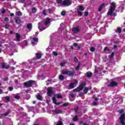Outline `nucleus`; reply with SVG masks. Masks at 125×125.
Returning a JSON list of instances; mask_svg holds the SVG:
<instances>
[{
    "mask_svg": "<svg viewBox=\"0 0 125 125\" xmlns=\"http://www.w3.org/2000/svg\"><path fill=\"white\" fill-rule=\"evenodd\" d=\"M62 106H63V107H66V106H68V104H66V103H64Z\"/></svg>",
    "mask_w": 125,
    "mask_h": 125,
    "instance_id": "13d9d810",
    "label": "nucleus"
},
{
    "mask_svg": "<svg viewBox=\"0 0 125 125\" xmlns=\"http://www.w3.org/2000/svg\"><path fill=\"white\" fill-rule=\"evenodd\" d=\"M115 54V53L113 52L111 55L109 56V58H113L114 57V55Z\"/></svg>",
    "mask_w": 125,
    "mask_h": 125,
    "instance_id": "4c0bfd02",
    "label": "nucleus"
},
{
    "mask_svg": "<svg viewBox=\"0 0 125 125\" xmlns=\"http://www.w3.org/2000/svg\"><path fill=\"white\" fill-rule=\"evenodd\" d=\"M78 14L79 16H83V13L81 11H78Z\"/></svg>",
    "mask_w": 125,
    "mask_h": 125,
    "instance_id": "f704fd0d",
    "label": "nucleus"
},
{
    "mask_svg": "<svg viewBox=\"0 0 125 125\" xmlns=\"http://www.w3.org/2000/svg\"><path fill=\"white\" fill-rule=\"evenodd\" d=\"M125 111H124V110L121 109L120 110L119 113L120 114H122L121 115V117L120 118V123L121 124V125H125V115L124 113Z\"/></svg>",
    "mask_w": 125,
    "mask_h": 125,
    "instance_id": "f257e3e1",
    "label": "nucleus"
},
{
    "mask_svg": "<svg viewBox=\"0 0 125 125\" xmlns=\"http://www.w3.org/2000/svg\"><path fill=\"white\" fill-rule=\"evenodd\" d=\"M5 98L6 101H7V102H10V98H9V96H6V97H5Z\"/></svg>",
    "mask_w": 125,
    "mask_h": 125,
    "instance_id": "473e14b6",
    "label": "nucleus"
},
{
    "mask_svg": "<svg viewBox=\"0 0 125 125\" xmlns=\"http://www.w3.org/2000/svg\"><path fill=\"white\" fill-rule=\"evenodd\" d=\"M1 68H2V69H9V65L5 66V63H4V62L1 63Z\"/></svg>",
    "mask_w": 125,
    "mask_h": 125,
    "instance_id": "9d476101",
    "label": "nucleus"
},
{
    "mask_svg": "<svg viewBox=\"0 0 125 125\" xmlns=\"http://www.w3.org/2000/svg\"><path fill=\"white\" fill-rule=\"evenodd\" d=\"M4 20H5V21H9V19H8V18H7V17H6V18H5Z\"/></svg>",
    "mask_w": 125,
    "mask_h": 125,
    "instance_id": "bf43d9fd",
    "label": "nucleus"
},
{
    "mask_svg": "<svg viewBox=\"0 0 125 125\" xmlns=\"http://www.w3.org/2000/svg\"><path fill=\"white\" fill-rule=\"evenodd\" d=\"M50 20H51L50 19L47 18L46 20V21H45L44 22V25L46 26V25L49 24V23L50 22Z\"/></svg>",
    "mask_w": 125,
    "mask_h": 125,
    "instance_id": "4468645a",
    "label": "nucleus"
},
{
    "mask_svg": "<svg viewBox=\"0 0 125 125\" xmlns=\"http://www.w3.org/2000/svg\"><path fill=\"white\" fill-rule=\"evenodd\" d=\"M115 10H113L112 9H110L109 11H108L107 15H109L110 16H112L113 15V13H114V11Z\"/></svg>",
    "mask_w": 125,
    "mask_h": 125,
    "instance_id": "9b49d317",
    "label": "nucleus"
},
{
    "mask_svg": "<svg viewBox=\"0 0 125 125\" xmlns=\"http://www.w3.org/2000/svg\"><path fill=\"white\" fill-rule=\"evenodd\" d=\"M83 11L84 10V8H83V6H79V9L78 10V11Z\"/></svg>",
    "mask_w": 125,
    "mask_h": 125,
    "instance_id": "bb28decb",
    "label": "nucleus"
},
{
    "mask_svg": "<svg viewBox=\"0 0 125 125\" xmlns=\"http://www.w3.org/2000/svg\"><path fill=\"white\" fill-rule=\"evenodd\" d=\"M3 81L4 82H7V81H8V77H5L3 79Z\"/></svg>",
    "mask_w": 125,
    "mask_h": 125,
    "instance_id": "de8ad7c7",
    "label": "nucleus"
},
{
    "mask_svg": "<svg viewBox=\"0 0 125 125\" xmlns=\"http://www.w3.org/2000/svg\"><path fill=\"white\" fill-rule=\"evenodd\" d=\"M16 38L17 39L16 42H20V34L19 33H16Z\"/></svg>",
    "mask_w": 125,
    "mask_h": 125,
    "instance_id": "2eb2a0df",
    "label": "nucleus"
},
{
    "mask_svg": "<svg viewBox=\"0 0 125 125\" xmlns=\"http://www.w3.org/2000/svg\"><path fill=\"white\" fill-rule=\"evenodd\" d=\"M93 105L94 106H97V105H98V103L94 102H93Z\"/></svg>",
    "mask_w": 125,
    "mask_h": 125,
    "instance_id": "a18cd8bd",
    "label": "nucleus"
},
{
    "mask_svg": "<svg viewBox=\"0 0 125 125\" xmlns=\"http://www.w3.org/2000/svg\"><path fill=\"white\" fill-rule=\"evenodd\" d=\"M5 29H8V28H9V25L8 24H5Z\"/></svg>",
    "mask_w": 125,
    "mask_h": 125,
    "instance_id": "6e6d98bb",
    "label": "nucleus"
},
{
    "mask_svg": "<svg viewBox=\"0 0 125 125\" xmlns=\"http://www.w3.org/2000/svg\"><path fill=\"white\" fill-rule=\"evenodd\" d=\"M78 119H79V117H78V115H76V116L72 119V121H73V122H77V121H78Z\"/></svg>",
    "mask_w": 125,
    "mask_h": 125,
    "instance_id": "a878e982",
    "label": "nucleus"
},
{
    "mask_svg": "<svg viewBox=\"0 0 125 125\" xmlns=\"http://www.w3.org/2000/svg\"><path fill=\"white\" fill-rule=\"evenodd\" d=\"M10 114V112H9V111H8L6 112H5L4 114H3V116H5V117H6V116H8V114Z\"/></svg>",
    "mask_w": 125,
    "mask_h": 125,
    "instance_id": "c756f323",
    "label": "nucleus"
},
{
    "mask_svg": "<svg viewBox=\"0 0 125 125\" xmlns=\"http://www.w3.org/2000/svg\"><path fill=\"white\" fill-rule=\"evenodd\" d=\"M57 98L58 99H60L62 98V96L60 94H58L57 95Z\"/></svg>",
    "mask_w": 125,
    "mask_h": 125,
    "instance_id": "c03bdc74",
    "label": "nucleus"
},
{
    "mask_svg": "<svg viewBox=\"0 0 125 125\" xmlns=\"http://www.w3.org/2000/svg\"><path fill=\"white\" fill-rule=\"evenodd\" d=\"M9 91H12L13 90V87L12 86H9L8 87Z\"/></svg>",
    "mask_w": 125,
    "mask_h": 125,
    "instance_id": "58836bf2",
    "label": "nucleus"
},
{
    "mask_svg": "<svg viewBox=\"0 0 125 125\" xmlns=\"http://www.w3.org/2000/svg\"><path fill=\"white\" fill-rule=\"evenodd\" d=\"M10 16H12V17L14 16V13H10Z\"/></svg>",
    "mask_w": 125,
    "mask_h": 125,
    "instance_id": "774afa93",
    "label": "nucleus"
},
{
    "mask_svg": "<svg viewBox=\"0 0 125 125\" xmlns=\"http://www.w3.org/2000/svg\"><path fill=\"white\" fill-rule=\"evenodd\" d=\"M84 16H88V12H85L84 13Z\"/></svg>",
    "mask_w": 125,
    "mask_h": 125,
    "instance_id": "5fc2aeb1",
    "label": "nucleus"
},
{
    "mask_svg": "<svg viewBox=\"0 0 125 125\" xmlns=\"http://www.w3.org/2000/svg\"><path fill=\"white\" fill-rule=\"evenodd\" d=\"M70 96L72 98H74V97H75V94H71L70 95Z\"/></svg>",
    "mask_w": 125,
    "mask_h": 125,
    "instance_id": "0e129e2a",
    "label": "nucleus"
},
{
    "mask_svg": "<svg viewBox=\"0 0 125 125\" xmlns=\"http://www.w3.org/2000/svg\"><path fill=\"white\" fill-rule=\"evenodd\" d=\"M90 51H92V52L93 51H95V48L93 47H92L90 48Z\"/></svg>",
    "mask_w": 125,
    "mask_h": 125,
    "instance_id": "a19ab883",
    "label": "nucleus"
},
{
    "mask_svg": "<svg viewBox=\"0 0 125 125\" xmlns=\"http://www.w3.org/2000/svg\"><path fill=\"white\" fill-rule=\"evenodd\" d=\"M85 123L83 122V121H80L79 124L80 125H83V124H85Z\"/></svg>",
    "mask_w": 125,
    "mask_h": 125,
    "instance_id": "4d7b16f0",
    "label": "nucleus"
},
{
    "mask_svg": "<svg viewBox=\"0 0 125 125\" xmlns=\"http://www.w3.org/2000/svg\"><path fill=\"white\" fill-rule=\"evenodd\" d=\"M32 13H36V12H37V9H36L35 7L32 8Z\"/></svg>",
    "mask_w": 125,
    "mask_h": 125,
    "instance_id": "c85d7f7f",
    "label": "nucleus"
},
{
    "mask_svg": "<svg viewBox=\"0 0 125 125\" xmlns=\"http://www.w3.org/2000/svg\"><path fill=\"white\" fill-rule=\"evenodd\" d=\"M16 14L17 15H19V16H21L22 15V12L20 11H18V12H16Z\"/></svg>",
    "mask_w": 125,
    "mask_h": 125,
    "instance_id": "7c9ffc66",
    "label": "nucleus"
},
{
    "mask_svg": "<svg viewBox=\"0 0 125 125\" xmlns=\"http://www.w3.org/2000/svg\"><path fill=\"white\" fill-rule=\"evenodd\" d=\"M60 66L61 67H63V66H65V62H62L60 63Z\"/></svg>",
    "mask_w": 125,
    "mask_h": 125,
    "instance_id": "09e8293b",
    "label": "nucleus"
},
{
    "mask_svg": "<svg viewBox=\"0 0 125 125\" xmlns=\"http://www.w3.org/2000/svg\"><path fill=\"white\" fill-rule=\"evenodd\" d=\"M52 101L53 103L55 104V105H60V104H61V103L60 102L57 103V100H56V98L55 97H53Z\"/></svg>",
    "mask_w": 125,
    "mask_h": 125,
    "instance_id": "1a4fd4ad",
    "label": "nucleus"
},
{
    "mask_svg": "<svg viewBox=\"0 0 125 125\" xmlns=\"http://www.w3.org/2000/svg\"><path fill=\"white\" fill-rule=\"evenodd\" d=\"M73 46H74V47H76V46H78V44L77 43H74Z\"/></svg>",
    "mask_w": 125,
    "mask_h": 125,
    "instance_id": "e2e57ef3",
    "label": "nucleus"
},
{
    "mask_svg": "<svg viewBox=\"0 0 125 125\" xmlns=\"http://www.w3.org/2000/svg\"><path fill=\"white\" fill-rule=\"evenodd\" d=\"M85 76L87 78H91V77H92V73L90 72H87Z\"/></svg>",
    "mask_w": 125,
    "mask_h": 125,
    "instance_id": "f8f14e48",
    "label": "nucleus"
},
{
    "mask_svg": "<svg viewBox=\"0 0 125 125\" xmlns=\"http://www.w3.org/2000/svg\"><path fill=\"white\" fill-rule=\"evenodd\" d=\"M72 4V1L70 0H64L62 3V5L64 6H70Z\"/></svg>",
    "mask_w": 125,
    "mask_h": 125,
    "instance_id": "39448f33",
    "label": "nucleus"
},
{
    "mask_svg": "<svg viewBox=\"0 0 125 125\" xmlns=\"http://www.w3.org/2000/svg\"><path fill=\"white\" fill-rule=\"evenodd\" d=\"M59 79L60 80V81H63L64 80V76L60 75L59 76Z\"/></svg>",
    "mask_w": 125,
    "mask_h": 125,
    "instance_id": "cd10ccee",
    "label": "nucleus"
},
{
    "mask_svg": "<svg viewBox=\"0 0 125 125\" xmlns=\"http://www.w3.org/2000/svg\"><path fill=\"white\" fill-rule=\"evenodd\" d=\"M79 31H80V26L73 27L72 28V32H73L74 34H78Z\"/></svg>",
    "mask_w": 125,
    "mask_h": 125,
    "instance_id": "6e6552de",
    "label": "nucleus"
},
{
    "mask_svg": "<svg viewBox=\"0 0 125 125\" xmlns=\"http://www.w3.org/2000/svg\"><path fill=\"white\" fill-rule=\"evenodd\" d=\"M37 98L38 99V100H40V101H42V97L40 94L37 96Z\"/></svg>",
    "mask_w": 125,
    "mask_h": 125,
    "instance_id": "b1692460",
    "label": "nucleus"
},
{
    "mask_svg": "<svg viewBox=\"0 0 125 125\" xmlns=\"http://www.w3.org/2000/svg\"><path fill=\"white\" fill-rule=\"evenodd\" d=\"M53 112H54V113H56V114H61V113H62V111L60 110H54Z\"/></svg>",
    "mask_w": 125,
    "mask_h": 125,
    "instance_id": "5701e85b",
    "label": "nucleus"
},
{
    "mask_svg": "<svg viewBox=\"0 0 125 125\" xmlns=\"http://www.w3.org/2000/svg\"><path fill=\"white\" fill-rule=\"evenodd\" d=\"M42 14L44 16H46V15H47V13H46V12H45V10H43V11H42Z\"/></svg>",
    "mask_w": 125,
    "mask_h": 125,
    "instance_id": "e433bc0d",
    "label": "nucleus"
},
{
    "mask_svg": "<svg viewBox=\"0 0 125 125\" xmlns=\"http://www.w3.org/2000/svg\"><path fill=\"white\" fill-rule=\"evenodd\" d=\"M94 72L95 74H97V73H98V70H97V69L95 68Z\"/></svg>",
    "mask_w": 125,
    "mask_h": 125,
    "instance_id": "052dcab7",
    "label": "nucleus"
},
{
    "mask_svg": "<svg viewBox=\"0 0 125 125\" xmlns=\"http://www.w3.org/2000/svg\"><path fill=\"white\" fill-rule=\"evenodd\" d=\"M75 85V83H71L69 85V88L72 89L73 88H74L75 87V86H74V85Z\"/></svg>",
    "mask_w": 125,
    "mask_h": 125,
    "instance_id": "393cba45",
    "label": "nucleus"
},
{
    "mask_svg": "<svg viewBox=\"0 0 125 125\" xmlns=\"http://www.w3.org/2000/svg\"><path fill=\"white\" fill-rule=\"evenodd\" d=\"M57 3H61L62 4V0H56Z\"/></svg>",
    "mask_w": 125,
    "mask_h": 125,
    "instance_id": "37998d69",
    "label": "nucleus"
},
{
    "mask_svg": "<svg viewBox=\"0 0 125 125\" xmlns=\"http://www.w3.org/2000/svg\"><path fill=\"white\" fill-rule=\"evenodd\" d=\"M31 43L32 44H33V45H36L37 44V43H36L35 41H33V40L31 41Z\"/></svg>",
    "mask_w": 125,
    "mask_h": 125,
    "instance_id": "49530a36",
    "label": "nucleus"
},
{
    "mask_svg": "<svg viewBox=\"0 0 125 125\" xmlns=\"http://www.w3.org/2000/svg\"><path fill=\"white\" fill-rule=\"evenodd\" d=\"M61 15H62V16H65V15H66V12H65V11H62Z\"/></svg>",
    "mask_w": 125,
    "mask_h": 125,
    "instance_id": "c9c22d12",
    "label": "nucleus"
},
{
    "mask_svg": "<svg viewBox=\"0 0 125 125\" xmlns=\"http://www.w3.org/2000/svg\"><path fill=\"white\" fill-rule=\"evenodd\" d=\"M47 94L48 95V96H49V97H51V95H52V94H53V91L52 90V87H49L47 89Z\"/></svg>",
    "mask_w": 125,
    "mask_h": 125,
    "instance_id": "423d86ee",
    "label": "nucleus"
},
{
    "mask_svg": "<svg viewBox=\"0 0 125 125\" xmlns=\"http://www.w3.org/2000/svg\"><path fill=\"white\" fill-rule=\"evenodd\" d=\"M14 98H15V99H17V100H19V99H20V96L19 94H17L14 96Z\"/></svg>",
    "mask_w": 125,
    "mask_h": 125,
    "instance_id": "aec40b11",
    "label": "nucleus"
},
{
    "mask_svg": "<svg viewBox=\"0 0 125 125\" xmlns=\"http://www.w3.org/2000/svg\"><path fill=\"white\" fill-rule=\"evenodd\" d=\"M25 92H26V93H29V92H30V90H29V89L26 90Z\"/></svg>",
    "mask_w": 125,
    "mask_h": 125,
    "instance_id": "69168bd1",
    "label": "nucleus"
},
{
    "mask_svg": "<svg viewBox=\"0 0 125 125\" xmlns=\"http://www.w3.org/2000/svg\"><path fill=\"white\" fill-rule=\"evenodd\" d=\"M35 83V81L29 80L23 83V85L25 87H31L33 84Z\"/></svg>",
    "mask_w": 125,
    "mask_h": 125,
    "instance_id": "20e7f679",
    "label": "nucleus"
},
{
    "mask_svg": "<svg viewBox=\"0 0 125 125\" xmlns=\"http://www.w3.org/2000/svg\"><path fill=\"white\" fill-rule=\"evenodd\" d=\"M104 6H105V3H104L100 6L99 8L98 9V11L99 12L101 11V10L103 9V7H104Z\"/></svg>",
    "mask_w": 125,
    "mask_h": 125,
    "instance_id": "f3484780",
    "label": "nucleus"
},
{
    "mask_svg": "<svg viewBox=\"0 0 125 125\" xmlns=\"http://www.w3.org/2000/svg\"><path fill=\"white\" fill-rule=\"evenodd\" d=\"M63 125V123L61 121H59V122L57 124V125Z\"/></svg>",
    "mask_w": 125,
    "mask_h": 125,
    "instance_id": "ea45409f",
    "label": "nucleus"
},
{
    "mask_svg": "<svg viewBox=\"0 0 125 125\" xmlns=\"http://www.w3.org/2000/svg\"><path fill=\"white\" fill-rule=\"evenodd\" d=\"M6 11H5V9H3L1 12V14H4Z\"/></svg>",
    "mask_w": 125,
    "mask_h": 125,
    "instance_id": "79ce46f5",
    "label": "nucleus"
},
{
    "mask_svg": "<svg viewBox=\"0 0 125 125\" xmlns=\"http://www.w3.org/2000/svg\"><path fill=\"white\" fill-rule=\"evenodd\" d=\"M117 85H118V83L112 81L107 86H108V87H114V86H117Z\"/></svg>",
    "mask_w": 125,
    "mask_h": 125,
    "instance_id": "0eeeda50",
    "label": "nucleus"
},
{
    "mask_svg": "<svg viewBox=\"0 0 125 125\" xmlns=\"http://www.w3.org/2000/svg\"><path fill=\"white\" fill-rule=\"evenodd\" d=\"M62 75H67L69 77H74L75 76V71L62 70Z\"/></svg>",
    "mask_w": 125,
    "mask_h": 125,
    "instance_id": "f03ea898",
    "label": "nucleus"
},
{
    "mask_svg": "<svg viewBox=\"0 0 125 125\" xmlns=\"http://www.w3.org/2000/svg\"><path fill=\"white\" fill-rule=\"evenodd\" d=\"M33 41L35 42H39V39L37 38H33Z\"/></svg>",
    "mask_w": 125,
    "mask_h": 125,
    "instance_id": "2f4dec72",
    "label": "nucleus"
},
{
    "mask_svg": "<svg viewBox=\"0 0 125 125\" xmlns=\"http://www.w3.org/2000/svg\"><path fill=\"white\" fill-rule=\"evenodd\" d=\"M85 86V83H81L78 87L73 89L74 92H79L81 90H83V87Z\"/></svg>",
    "mask_w": 125,
    "mask_h": 125,
    "instance_id": "7ed1b4c3",
    "label": "nucleus"
},
{
    "mask_svg": "<svg viewBox=\"0 0 125 125\" xmlns=\"http://www.w3.org/2000/svg\"><path fill=\"white\" fill-rule=\"evenodd\" d=\"M78 83H79V82H78V80H74V83H74V84H76Z\"/></svg>",
    "mask_w": 125,
    "mask_h": 125,
    "instance_id": "603ef678",
    "label": "nucleus"
},
{
    "mask_svg": "<svg viewBox=\"0 0 125 125\" xmlns=\"http://www.w3.org/2000/svg\"><path fill=\"white\" fill-rule=\"evenodd\" d=\"M112 15L114 17H116V16H117V13H113L112 14Z\"/></svg>",
    "mask_w": 125,
    "mask_h": 125,
    "instance_id": "680f3d73",
    "label": "nucleus"
},
{
    "mask_svg": "<svg viewBox=\"0 0 125 125\" xmlns=\"http://www.w3.org/2000/svg\"><path fill=\"white\" fill-rule=\"evenodd\" d=\"M15 22L17 24H20L21 23V20L19 17L15 18Z\"/></svg>",
    "mask_w": 125,
    "mask_h": 125,
    "instance_id": "ddd939ff",
    "label": "nucleus"
},
{
    "mask_svg": "<svg viewBox=\"0 0 125 125\" xmlns=\"http://www.w3.org/2000/svg\"><path fill=\"white\" fill-rule=\"evenodd\" d=\"M36 57L37 59H41L42 58V54L41 53H36Z\"/></svg>",
    "mask_w": 125,
    "mask_h": 125,
    "instance_id": "412c9836",
    "label": "nucleus"
},
{
    "mask_svg": "<svg viewBox=\"0 0 125 125\" xmlns=\"http://www.w3.org/2000/svg\"><path fill=\"white\" fill-rule=\"evenodd\" d=\"M111 5L110 9H113L115 10V9H116V3L112 2L111 3Z\"/></svg>",
    "mask_w": 125,
    "mask_h": 125,
    "instance_id": "dca6fc26",
    "label": "nucleus"
},
{
    "mask_svg": "<svg viewBox=\"0 0 125 125\" xmlns=\"http://www.w3.org/2000/svg\"><path fill=\"white\" fill-rule=\"evenodd\" d=\"M32 27L33 25H32V23H29L27 25V28L28 30H30L31 29H32Z\"/></svg>",
    "mask_w": 125,
    "mask_h": 125,
    "instance_id": "4be33fe9",
    "label": "nucleus"
},
{
    "mask_svg": "<svg viewBox=\"0 0 125 125\" xmlns=\"http://www.w3.org/2000/svg\"><path fill=\"white\" fill-rule=\"evenodd\" d=\"M81 65H82V63L81 62H79L77 66L75 68V70L76 71H79V70H80V67H81Z\"/></svg>",
    "mask_w": 125,
    "mask_h": 125,
    "instance_id": "a211bd4d",
    "label": "nucleus"
},
{
    "mask_svg": "<svg viewBox=\"0 0 125 125\" xmlns=\"http://www.w3.org/2000/svg\"><path fill=\"white\" fill-rule=\"evenodd\" d=\"M53 55H54V56H57V55H58V53L56 52H53Z\"/></svg>",
    "mask_w": 125,
    "mask_h": 125,
    "instance_id": "8fccbe9b",
    "label": "nucleus"
},
{
    "mask_svg": "<svg viewBox=\"0 0 125 125\" xmlns=\"http://www.w3.org/2000/svg\"><path fill=\"white\" fill-rule=\"evenodd\" d=\"M117 31L118 33H119V34H121V33H122V29H121V28L120 27L117 28Z\"/></svg>",
    "mask_w": 125,
    "mask_h": 125,
    "instance_id": "72a5a7b5",
    "label": "nucleus"
},
{
    "mask_svg": "<svg viewBox=\"0 0 125 125\" xmlns=\"http://www.w3.org/2000/svg\"><path fill=\"white\" fill-rule=\"evenodd\" d=\"M78 61H79L78 59L76 57H75L74 59V62H78Z\"/></svg>",
    "mask_w": 125,
    "mask_h": 125,
    "instance_id": "3c124183",
    "label": "nucleus"
},
{
    "mask_svg": "<svg viewBox=\"0 0 125 125\" xmlns=\"http://www.w3.org/2000/svg\"><path fill=\"white\" fill-rule=\"evenodd\" d=\"M104 51H109V49H108V47H105L104 48Z\"/></svg>",
    "mask_w": 125,
    "mask_h": 125,
    "instance_id": "864d4df0",
    "label": "nucleus"
},
{
    "mask_svg": "<svg viewBox=\"0 0 125 125\" xmlns=\"http://www.w3.org/2000/svg\"><path fill=\"white\" fill-rule=\"evenodd\" d=\"M89 89L87 88V87H84L83 92L85 94H86L88 92Z\"/></svg>",
    "mask_w": 125,
    "mask_h": 125,
    "instance_id": "6ab92c4d",
    "label": "nucleus"
},
{
    "mask_svg": "<svg viewBox=\"0 0 125 125\" xmlns=\"http://www.w3.org/2000/svg\"><path fill=\"white\" fill-rule=\"evenodd\" d=\"M0 94H2V89H0Z\"/></svg>",
    "mask_w": 125,
    "mask_h": 125,
    "instance_id": "338daca9",
    "label": "nucleus"
}]
</instances>
